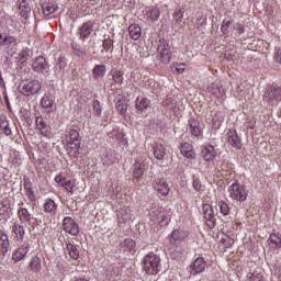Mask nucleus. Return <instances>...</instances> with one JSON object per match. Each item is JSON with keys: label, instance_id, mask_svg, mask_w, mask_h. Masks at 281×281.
<instances>
[{"label": "nucleus", "instance_id": "31", "mask_svg": "<svg viewBox=\"0 0 281 281\" xmlns=\"http://www.w3.org/2000/svg\"><path fill=\"white\" fill-rule=\"evenodd\" d=\"M120 273H122V270L120 269V267L115 265H111L106 270V278L110 281H114L115 278H119Z\"/></svg>", "mask_w": 281, "mask_h": 281}, {"label": "nucleus", "instance_id": "35", "mask_svg": "<svg viewBox=\"0 0 281 281\" xmlns=\"http://www.w3.org/2000/svg\"><path fill=\"white\" fill-rule=\"evenodd\" d=\"M144 168H145L144 162L139 160H135L134 172H133L134 179H142V177L144 176Z\"/></svg>", "mask_w": 281, "mask_h": 281}, {"label": "nucleus", "instance_id": "49", "mask_svg": "<svg viewBox=\"0 0 281 281\" xmlns=\"http://www.w3.org/2000/svg\"><path fill=\"white\" fill-rule=\"evenodd\" d=\"M192 186L195 192H203V184L201 183V180L199 178H193Z\"/></svg>", "mask_w": 281, "mask_h": 281}, {"label": "nucleus", "instance_id": "41", "mask_svg": "<svg viewBox=\"0 0 281 281\" xmlns=\"http://www.w3.org/2000/svg\"><path fill=\"white\" fill-rule=\"evenodd\" d=\"M154 157L159 160L164 159L166 157V147L161 144H156L154 146Z\"/></svg>", "mask_w": 281, "mask_h": 281}, {"label": "nucleus", "instance_id": "46", "mask_svg": "<svg viewBox=\"0 0 281 281\" xmlns=\"http://www.w3.org/2000/svg\"><path fill=\"white\" fill-rule=\"evenodd\" d=\"M218 207H220V212H221V214H223V216H228V214H229V204H227V202L220 201L218 202Z\"/></svg>", "mask_w": 281, "mask_h": 281}, {"label": "nucleus", "instance_id": "18", "mask_svg": "<svg viewBox=\"0 0 281 281\" xmlns=\"http://www.w3.org/2000/svg\"><path fill=\"white\" fill-rule=\"evenodd\" d=\"M54 104V98L50 95H45L41 100V106L45 110L46 113H54V111H56V106Z\"/></svg>", "mask_w": 281, "mask_h": 281}, {"label": "nucleus", "instance_id": "37", "mask_svg": "<svg viewBox=\"0 0 281 281\" xmlns=\"http://www.w3.org/2000/svg\"><path fill=\"white\" fill-rule=\"evenodd\" d=\"M110 76L112 77L114 85H122V82H124V71L122 70H111Z\"/></svg>", "mask_w": 281, "mask_h": 281}, {"label": "nucleus", "instance_id": "36", "mask_svg": "<svg viewBox=\"0 0 281 281\" xmlns=\"http://www.w3.org/2000/svg\"><path fill=\"white\" fill-rule=\"evenodd\" d=\"M0 131L7 136L12 135V128H10V123L5 116L0 117Z\"/></svg>", "mask_w": 281, "mask_h": 281}, {"label": "nucleus", "instance_id": "8", "mask_svg": "<svg viewBox=\"0 0 281 281\" xmlns=\"http://www.w3.org/2000/svg\"><path fill=\"white\" fill-rule=\"evenodd\" d=\"M63 229L67 234H70V236H78V234H80V226L71 217H65L64 218Z\"/></svg>", "mask_w": 281, "mask_h": 281}, {"label": "nucleus", "instance_id": "33", "mask_svg": "<svg viewBox=\"0 0 281 281\" xmlns=\"http://www.w3.org/2000/svg\"><path fill=\"white\" fill-rule=\"evenodd\" d=\"M58 210V204L52 199H47L44 203V212L46 214H56Z\"/></svg>", "mask_w": 281, "mask_h": 281}, {"label": "nucleus", "instance_id": "15", "mask_svg": "<svg viewBox=\"0 0 281 281\" xmlns=\"http://www.w3.org/2000/svg\"><path fill=\"white\" fill-rule=\"evenodd\" d=\"M180 153L187 159H194L196 157V153L194 151V147L192 144L184 142L180 146Z\"/></svg>", "mask_w": 281, "mask_h": 281}, {"label": "nucleus", "instance_id": "62", "mask_svg": "<svg viewBox=\"0 0 281 281\" xmlns=\"http://www.w3.org/2000/svg\"><path fill=\"white\" fill-rule=\"evenodd\" d=\"M0 41H3V34L0 33Z\"/></svg>", "mask_w": 281, "mask_h": 281}, {"label": "nucleus", "instance_id": "12", "mask_svg": "<svg viewBox=\"0 0 281 281\" xmlns=\"http://www.w3.org/2000/svg\"><path fill=\"white\" fill-rule=\"evenodd\" d=\"M153 186L162 196H168V194H170V186L164 178L155 179Z\"/></svg>", "mask_w": 281, "mask_h": 281}, {"label": "nucleus", "instance_id": "27", "mask_svg": "<svg viewBox=\"0 0 281 281\" xmlns=\"http://www.w3.org/2000/svg\"><path fill=\"white\" fill-rule=\"evenodd\" d=\"M128 34L133 41L142 38V26L139 24H131L128 26Z\"/></svg>", "mask_w": 281, "mask_h": 281}, {"label": "nucleus", "instance_id": "44", "mask_svg": "<svg viewBox=\"0 0 281 281\" xmlns=\"http://www.w3.org/2000/svg\"><path fill=\"white\" fill-rule=\"evenodd\" d=\"M159 8L154 7L147 11V19H150V21H159Z\"/></svg>", "mask_w": 281, "mask_h": 281}, {"label": "nucleus", "instance_id": "45", "mask_svg": "<svg viewBox=\"0 0 281 281\" xmlns=\"http://www.w3.org/2000/svg\"><path fill=\"white\" fill-rule=\"evenodd\" d=\"M248 281H265L262 277V272L258 270H254L247 274Z\"/></svg>", "mask_w": 281, "mask_h": 281}, {"label": "nucleus", "instance_id": "42", "mask_svg": "<svg viewBox=\"0 0 281 281\" xmlns=\"http://www.w3.org/2000/svg\"><path fill=\"white\" fill-rule=\"evenodd\" d=\"M115 109L120 115H125L127 111L126 99H116Z\"/></svg>", "mask_w": 281, "mask_h": 281}, {"label": "nucleus", "instance_id": "28", "mask_svg": "<svg viewBox=\"0 0 281 281\" xmlns=\"http://www.w3.org/2000/svg\"><path fill=\"white\" fill-rule=\"evenodd\" d=\"M81 143H67L66 150L69 157L77 158L80 155Z\"/></svg>", "mask_w": 281, "mask_h": 281}, {"label": "nucleus", "instance_id": "20", "mask_svg": "<svg viewBox=\"0 0 281 281\" xmlns=\"http://www.w3.org/2000/svg\"><path fill=\"white\" fill-rule=\"evenodd\" d=\"M23 186H24V190L26 192L27 200L31 203H34V201H36V192H34V187L32 184V180H30L29 178H24Z\"/></svg>", "mask_w": 281, "mask_h": 281}, {"label": "nucleus", "instance_id": "24", "mask_svg": "<svg viewBox=\"0 0 281 281\" xmlns=\"http://www.w3.org/2000/svg\"><path fill=\"white\" fill-rule=\"evenodd\" d=\"M0 247L2 256H7L10 251V239H8V235L3 231H0Z\"/></svg>", "mask_w": 281, "mask_h": 281}, {"label": "nucleus", "instance_id": "6", "mask_svg": "<svg viewBox=\"0 0 281 281\" xmlns=\"http://www.w3.org/2000/svg\"><path fill=\"white\" fill-rule=\"evenodd\" d=\"M32 69L36 74H43V76H49V63L43 56H38L32 64Z\"/></svg>", "mask_w": 281, "mask_h": 281}, {"label": "nucleus", "instance_id": "60", "mask_svg": "<svg viewBox=\"0 0 281 281\" xmlns=\"http://www.w3.org/2000/svg\"><path fill=\"white\" fill-rule=\"evenodd\" d=\"M276 63H279L281 65V49H277L276 52Z\"/></svg>", "mask_w": 281, "mask_h": 281}, {"label": "nucleus", "instance_id": "16", "mask_svg": "<svg viewBox=\"0 0 281 281\" xmlns=\"http://www.w3.org/2000/svg\"><path fill=\"white\" fill-rule=\"evenodd\" d=\"M29 251H30V244L27 245L23 244L12 254V260H14V262H21V260H23V258L27 256Z\"/></svg>", "mask_w": 281, "mask_h": 281}, {"label": "nucleus", "instance_id": "9", "mask_svg": "<svg viewBox=\"0 0 281 281\" xmlns=\"http://www.w3.org/2000/svg\"><path fill=\"white\" fill-rule=\"evenodd\" d=\"M35 126L36 130L40 131L41 135H43V137H47L49 139V137H52V126H49V124H47V122L45 121V119H43V116H36L35 119Z\"/></svg>", "mask_w": 281, "mask_h": 281}, {"label": "nucleus", "instance_id": "4", "mask_svg": "<svg viewBox=\"0 0 281 281\" xmlns=\"http://www.w3.org/2000/svg\"><path fill=\"white\" fill-rule=\"evenodd\" d=\"M263 101L272 106H278L281 102V88L278 86L268 88L263 94Z\"/></svg>", "mask_w": 281, "mask_h": 281}, {"label": "nucleus", "instance_id": "3", "mask_svg": "<svg viewBox=\"0 0 281 281\" xmlns=\"http://www.w3.org/2000/svg\"><path fill=\"white\" fill-rule=\"evenodd\" d=\"M42 86L38 80H24L19 85V91L22 95H36L41 91Z\"/></svg>", "mask_w": 281, "mask_h": 281}, {"label": "nucleus", "instance_id": "26", "mask_svg": "<svg viewBox=\"0 0 281 281\" xmlns=\"http://www.w3.org/2000/svg\"><path fill=\"white\" fill-rule=\"evenodd\" d=\"M66 249L68 251V256L72 260H78L80 258V246L68 243L66 245Z\"/></svg>", "mask_w": 281, "mask_h": 281}, {"label": "nucleus", "instance_id": "22", "mask_svg": "<svg viewBox=\"0 0 281 281\" xmlns=\"http://www.w3.org/2000/svg\"><path fill=\"white\" fill-rule=\"evenodd\" d=\"M65 69H67V58L60 56L57 58L54 71L56 76H65Z\"/></svg>", "mask_w": 281, "mask_h": 281}, {"label": "nucleus", "instance_id": "51", "mask_svg": "<svg viewBox=\"0 0 281 281\" xmlns=\"http://www.w3.org/2000/svg\"><path fill=\"white\" fill-rule=\"evenodd\" d=\"M8 210H10V202L5 200L0 202V216H3Z\"/></svg>", "mask_w": 281, "mask_h": 281}, {"label": "nucleus", "instance_id": "2", "mask_svg": "<svg viewBox=\"0 0 281 281\" xmlns=\"http://www.w3.org/2000/svg\"><path fill=\"white\" fill-rule=\"evenodd\" d=\"M228 194L233 201H238L239 203H244V201H247V196H249L247 188L240 184L238 180L228 187Z\"/></svg>", "mask_w": 281, "mask_h": 281}, {"label": "nucleus", "instance_id": "63", "mask_svg": "<svg viewBox=\"0 0 281 281\" xmlns=\"http://www.w3.org/2000/svg\"><path fill=\"white\" fill-rule=\"evenodd\" d=\"M156 210H157L159 213H161V207H157Z\"/></svg>", "mask_w": 281, "mask_h": 281}, {"label": "nucleus", "instance_id": "11", "mask_svg": "<svg viewBox=\"0 0 281 281\" xmlns=\"http://www.w3.org/2000/svg\"><path fill=\"white\" fill-rule=\"evenodd\" d=\"M205 267H207V261L203 257L196 258L190 265V273L191 276H198V273H203L205 271Z\"/></svg>", "mask_w": 281, "mask_h": 281}, {"label": "nucleus", "instance_id": "32", "mask_svg": "<svg viewBox=\"0 0 281 281\" xmlns=\"http://www.w3.org/2000/svg\"><path fill=\"white\" fill-rule=\"evenodd\" d=\"M135 106L137 111H146V109L150 106V100H148L146 97H137Z\"/></svg>", "mask_w": 281, "mask_h": 281}, {"label": "nucleus", "instance_id": "14", "mask_svg": "<svg viewBox=\"0 0 281 281\" xmlns=\"http://www.w3.org/2000/svg\"><path fill=\"white\" fill-rule=\"evenodd\" d=\"M189 124V131L193 137H201L203 135V128L201 127V123L196 121V119L191 117L188 121Z\"/></svg>", "mask_w": 281, "mask_h": 281}, {"label": "nucleus", "instance_id": "52", "mask_svg": "<svg viewBox=\"0 0 281 281\" xmlns=\"http://www.w3.org/2000/svg\"><path fill=\"white\" fill-rule=\"evenodd\" d=\"M93 113L94 115H98V116L102 115V105L98 100L93 101Z\"/></svg>", "mask_w": 281, "mask_h": 281}, {"label": "nucleus", "instance_id": "7", "mask_svg": "<svg viewBox=\"0 0 281 281\" xmlns=\"http://www.w3.org/2000/svg\"><path fill=\"white\" fill-rule=\"evenodd\" d=\"M202 211L207 227L214 229L216 227V214H214V209L210 204H203Z\"/></svg>", "mask_w": 281, "mask_h": 281}, {"label": "nucleus", "instance_id": "64", "mask_svg": "<svg viewBox=\"0 0 281 281\" xmlns=\"http://www.w3.org/2000/svg\"><path fill=\"white\" fill-rule=\"evenodd\" d=\"M5 103H7V105H9V104H10V102L8 101V98H5Z\"/></svg>", "mask_w": 281, "mask_h": 281}, {"label": "nucleus", "instance_id": "29", "mask_svg": "<svg viewBox=\"0 0 281 281\" xmlns=\"http://www.w3.org/2000/svg\"><path fill=\"white\" fill-rule=\"evenodd\" d=\"M224 91L223 86L218 82H213L209 86V92L215 95V98H223Z\"/></svg>", "mask_w": 281, "mask_h": 281}, {"label": "nucleus", "instance_id": "48", "mask_svg": "<svg viewBox=\"0 0 281 281\" xmlns=\"http://www.w3.org/2000/svg\"><path fill=\"white\" fill-rule=\"evenodd\" d=\"M102 47L105 52H113V40L105 38L103 41Z\"/></svg>", "mask_w": 281, "mask_h": 281}, {"label": "nucleus", "instance_id": "55", "mask_svg": "<svg viewBox=\"0 0 281 281\" xmlns=\"http://www.w3.org/2000/svg\"><path fill=\"white\" fill-rule=\"evenodd\" d=\"M222 243H223L224 247H226V249H229V247H232L234 245V238H232L229 236H225L222 239Z\"/></svg>", "mask_w": 281, "mask_h": 281}, {"label": "nucleus", "instance_id": "38", "mask_svg": "<svg viewBox=\"0 0 281 281\" xmlns=\"http://www.w3.org/2000/svg\"><path fill=\"white\" fill-rule=\"evenodd\" d=\"M12 232L15 234L19 240L23 241V239L25 238V228L23 227V225L14 223L12 225Z\"/></svg>", "mask_w": 281, "mask_h": 281}, {"label": "nucleus", "instance_id": "30", "mask_svg": "<svg viewBox=\"0 0 281 281\" xmlns=\"http://www.w3.org/2000/svg\"><path fill=\"white\" fill-rule=\"evenodd\" d=\"M18 216L22 223H27V225L32 223V214H30V211L25 207L19 209Z\"/></svg>", "mask_w": 281, "mask_h": 281}, {"label": "nucleus", "instance_id": "47", "mask_svg": "<svg viewBox=\"0 0 281 281\" xmlns=\"http://www.w3.org/2000/svg\"><path fill=\"white\" fill-rule=\"evenodd\" d=\"M229 27H232V21L223 20L222 25H221L222 34H229Z\"/></svg>", "mask_w": 281, "mask_h": 281}, {"label": "nucleus", "instance_id": "56", "mask_svg": "<svg viewBox=\"0 0 281 281\" xmlns=\"http://www.w3.org/2000/svg\"><path fill=\"white\" fill-rule=\"evenodd\" d=\"M233 29L235 30V34H237V36H240V34H245V26L241 23L234 24Z\"/></svg>", "mask_w": 281, "mask_h": 281}, {"label": "nucleus", "instance_id": "1", "mask_svg": "<svg viewBox=\"0 0 281 281\" xmlns=\"http://www.w3.org/2000/svg\"><path fill=\"white\" fill-rule=\"evenodd\" d=\"M143 269L148 276H157L161 271V258L155 252H149L143 258Z\"/></svg>", "mask_w": 281, "mask_h": 281}, {"label": "nucleus", "instance_id": "13", "mask_svg": "<svg viewBox=\"0 0 281 281\" xmlns=\"http://www.w3.org/2000/svg\"><path fill=\"white\" fill-rule=\"evenodd\" d=\"M228 144L236 148V150H240L243 148V140L238 136V132L236 130H229L227 133Z\"/></svg>", "mask_w": 281, "mask_h": 281}, {"label": "nucleus", "instance_id": "54", "mask_svg": "<svg viewBox=\"0 0 281 281\" xmlns=\"http://www.w3.org/2000/svg\"><path fill=\"white\" fill-rule=\"evenodd\" d=\"M61 188H65V190H67V192H69L70 194H74V182H71V180H66Z\"/></svg>", "mask_w": 281, "mask_h": 281}, {"label": "nucleus", "instance_id": "25", "mask_svg": "<svg viewBox=\"0 0 281 281\" xmlns=\"http://www.w3.org/2000/svg\"><path fill=\"white\" fill-rule=\"evenodd\" d=\"M268 245L271 249H281V235L272 233L268 238Z\"/></svg>", "mask_w": 281, "mask_h": 281}, {"label": "nucleus", "instance_id": "39", "mask_svg": "<svg viewBox=\"0 0 281 281\" xmlns=\"http://www.w3.org/2000/svg\"><path fill=\"white\" fill-rule=\"evenodd\" d=\"M67 144L72 143V144H81L80 140V134L76 130H70L68 132L67 138H66Z\"/></svg>", "mask_w": 281, "mask_h": 281}, {"label": "nucleus", "instance_id": "34", "mask_svg": "<svg viewBox=\"0 0 281 281\" xmlns=\"http://www.w3.org/2000/svg\"><path fill=\"white\" fill-rule=\"evenodd\" d=\"M106 74V66L105 65H95L92 69V76L94 80H100V78H104Z\"/></svg>", "mask_w": 281, "mask_h": 281}, {"label": "nucleus", "instance_id": "19", "mask_svg": "<svg viewBox=\"0 0 281 281\" xmlns=\"http://www.w3.org/2000/svg\"><path fill=\"white\" fill-rule=\"evenodd\" d=\"M93 30V23L91 21L85 22L78 30V34L82 41H87L91 36Z\"/></svg>", "mask_w": 281, "mask_h": 281}, {"label": "nucleus", "instance_id": "5", "mask_svg": "<svg viewBox=\"0 0 281 281\" xmlns=\"http://www.w3.org/2000/svg\"><path fill=\"white\" fill-rule=\"evenodd\" d=\"M158 56L164 65L170 64V56H172V53L170 52V45H168V42L166 38L161 37L158 41V47H157Z\"/></svg>", "mask_w": 281, "mask_h": 281}, {"label": "nucleus", "instance_id": "10", "mask_svg": "<svg viewBox=\"0 0 281 281\" xmlns=\"http://www.w3.org/2000/svg\"><path fill=\"white\" fill-rule=\"evenodd\" d=\"M188 236H190L188 231H183L181 228L175 229L169 236V243L171 245H180V243H183Z\"/></svg>", "mask_w": 281, "mask_h": 281}, {"label": "nucleus", "instance_id": "43", "mask_svg": "<svg viewBox=\"0 0 281 281\" xmlns=\"http://www.w3.org/2000/svg\"><path fill=\"white\" fill-rule=\"evenodd\" d=\"M120 247L123 249V251H133V249H135V240L127 238L121 243Z\"/></svg>", "mask_w": 281, "mask_h": 281}, {"label": "nucleus", "instance_id": "40", "mask_svg": "<svg viewBox=\"0 0 281 281\" xmlns=\"http://www.w3.org/2000/svg\"><path fill=\"white\" fill-rule=\"evenodd\" d=\"M30 269L33 271V273H38L41 269H43V266L41 265V258L37 256L33 257L30 261Z\"/></svg>", "mask_w": 281, "mask_h": 281}, {"label": "nucleus", "instance_id": "61", "mask_svg": "<svg viewBox=\"0 0 281 281\" xmlns=\"http://www.w3.org/2000/svg\"><path fill=\"white\" fill-rule=\"evenodd\" d=\"M183 67H186V64H182V65H180L178 68H176V69H177V72H178V74H183V71H186V68H183Z\"/></svg>", "mask_w": 281, "mask_h": 281}, {"label": "nucleus", "instance_id": "21", "mask_svg": "<svg viewBox=\"0 0 281 281\" xmlns=\"http://www.w3.org/2000/svg\"><path fill=\"white\" fill-rule=\"evenodd\" d=\"M16 3L19 7L20 16L27 19V16H30V12H32V8L30 7L27 0H18Z\"/></svg>", "mask_w": 281, "mask_h": 281}, {"label": "nucleus", "instance_id": "59", "mask_svg": "<svg viewBox=\"0 0 281 281\" xmlns=\"http://www.w3.org/2000/svg\"><path fill=\"white\" fill-rule=\"evenodd\" d=\"M55 181L58 183V186H63V183H65L67 180H65V178L59 175L55 177Z\"/></svg>", "mask_w": 281, "mask_h": 281}, {"label": "nucleus", "instance_id": "23", "mask_svg": "<svg viewBox=\"0 0 281 281\" xmlns=\"http://www.w3.org/2000/svg\"><path fill=\"white\" fill-rule=\"evenodd\" d=\"M41 8L44 16H52V14L58 11V4L56 2H43Z\"/></svg>", "mask_w": 281, "mask_h": 281}, {"label": "nucleus", "instance_id": "50", "mask_svg": "<svg viewBox=\"0 0 281 281\" xmlns=\"http://www.w3.org/2000/svg\"><path fill=\"white\" fill-rule=\"evenodd\" d=\"M16 43V37L14 36H4L2 41H0V45H14Z\"/></svg>", "mask_w": 281, "mask_h": 281}, {"label": "nucleus", "instance_id": "17", "mask_svg": "<svg viewBox=\"0 0 281 281\" xmlns=\"http://www.w3.org/2000/svg\"><path fill=\"white\" fill-rule=\"evenodd\" d=\"M201 155L204 161H213L216 157V149L213 145H205L201 149Z\"/></svg>", "mask_w": 281, "mask_h": 281}, {"label": "nucleus", "instance_id": "53", "mask_svg": "<svg viewBox=\"0 0 281 281\" xmlns=\"http://www.w3.org/2000/svg\"><path fill=\"white\" fill-rule=\"evenodd\" d=\"M173 19L176 21V23L181 24L183 23V11L178 10L173 13Z\"/></svg>", "mask_w": 281, "mask_h": 281}, {"label": "nucleus", "instance_id": "57", "mask_svg": "<svg viewBox=\"0 0 281 281\" xmlns=\"http://www.w3.org/2000/svg\"><path fill=\"white\" fill-rule=\"evenodd\" d=\"M207 25V18H198L196 20V27L200 30V27H205Z\"/></svg>", "mask_w": 281, "mask_h": 281}, {"label": "nucleus", "instance_id": "58", "mask_svg": "<svg viewBox=\"0 0 281 281\" xmlns=\"http://www.w3.org/2000/svg\"><path fill=\"white\" fill-rule=\"evenodd\" d=\"M20 63H27V59L30 58V55L25 52L20 53L19 55Z\"/></svg>", "mask_w": 281, "mask_h": 281}]
</instances>
